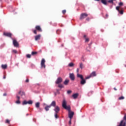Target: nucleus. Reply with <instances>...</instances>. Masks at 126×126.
<instances>
[{
    "label": "nucleus",
    "mask_w": 126,
    "mask_h": 126,
    "mask_svg": "<svg viewBox=\"0 0 126 126\" xmlns=\"http://www.w3.org/2000/svg\"><path fill=\"white\" fill-rule=\"evenodd\" d=\"M91 76L93 77V76H96V73L95 72H93L91 74Z\"/></svg>",
    "instance_id": "obj_21"
},
{
    "label": "nucleus",
    "mask_w": 126,
    "mask_h": 126,
    "mask_svg": "<svg viewBox=\"0 0 126 126\" xmlns=\"http://www.w3.org/2000/svg\"><path fill=\"white\" fill-rule=\"evenodd\" d=\"M2 68H3V69H5L7 67V65L6 64H2L1 65Z\"/></svg>",
    "instance_id": "obj_18"
},
{
    "label": "nucleus",
    "mask_w": 126,
    "mask_h": 126,
    "mask_svg": "<svg viewBox=\"0 0 126 126\" xmlns=\"http://www.w3.org/2000/svg\"><path fill=\"white\" fill-rule=\"evenodd\" d=\"M35 107L36 108H39V107H40V102H37L35 104Z\"/></svg>",
    "instance_id": "obj_24"
},
{
    "label": "nucleus",
    "mask_w": 126,
    "mask_h": 126,
    "mask_svg": "<svg viewBox=\"0 0 126 126\" xmlns=\"http://www.w3.org/2000/svg\"><path fill=\"white\" fill-rule=\"evenodd\" d=\"M124 120L125 121H126V114H125V116H124Z\"/></svg>",
    "instance_id": "obj_41"
},
{
    "label": "nucleus",
    "mask_w": 126,
    "mask_h": 126,
    "mask_svg": "<svg viewBox=\"0 0 126 126\" xmlns=\"http://www.w3.org/2000/svg\"><path fill=\"white\" fill-rule=\"evenodd\" d=\"M6 123H9V120H6Z\"/></svg>",
    "instance_id": "obj_44"
},
{
    "label": "nucleus",
    "mask_w": 126,
    "mask_h": 126,
    "mask_svg": "<svg viewBox=\"0 0 126 126\" xmlns=\"http://www.w3.org/2000/svg\"><path fill=\"white\" fill-rule=\"evenodd\" d=\"M68 82H69V80H65L64 82V85H67V84H68Z\"/></svg>",
    "instance_id": "obj_19"
},
{
    "label": "nucleus",
    "mask_w": 126,
    "mask_h": 126,
    "mask_svg": "<svg viewBox=\"0 0 126 126\" xmlns=\"http://www.w3.org/2000/svg\"><path fill=\"white\" fill-rule=\"evenodd\" d=\"M125 99V97L124 96H121L119 98V100H124Z\"/></svg>",
    "instance_id": "obj_30"
},
{
    "label": "nucleus",
    "mask_w": 126,
    "mask_h": 126,
    "mask_svg": "<svg viewBox=\"0 0 126 126\" xmlns=\"http://www.w3.org/2000/svg\"><path fill=\"white\" fill-rule=\"evenodd\" d=\"M108 2H110V3H113V0H108Z\"/></svg>",
    "instance_id": "obj_38"
},
{
    "label": "nucleus",
    "mask_w": 126,
    "mask_h": 126,
    "mask_svg": "<svg viewBox=\"0 0 126 126\" xmlns=\"http://www.w3.org/2000/svg\"><path fill=\"white\" fill-rule=\"evenodd\" d=\"M85 41L86 43H88V42H89V38L86 37Z\"/></svg>",
    "instance_id": "obj_27"
},
{
    "label": "nucleus",
    "mask_w": 126,
    "mask_h": 126,
    "mask_svg": "<svg viewBox=\"0 0 126 126\" xmlns=\"http://www.w3.org/2000/svg\"><path fill=\"white\" fill-rule=\"evenodd\" d=\"M79 66L81 69H83V68H84V64H83L82 63H80Z\"/></svg>",
    "instance_id": "obj_14"
},
{
    "label": "nucleus",
    "mask_w": 126,
    "mask_h": 126,
    "mask_svg": "<svg viewBox=\"0 0 126 126\" xmlns=\"http://www.w3.org/2000/svg\"><path fill=\"white\" fill-rule=\"evenodd\" d=\"M3 78H4V79H5V77L4 76V77H3Z\"/></svg>",
    "instance_id": "obj_49"
},
{
    "label": "nucleus",
    "mask_w": 126,
    "mask_h": 126,
    "mask_svg": "<svg viewBox=\"0 0 126 126\" xmlns=\"http://www.w3.org/2000/svg\"><path fill=\"white\" fill-rule=\"evenodd\" d=\"M107 0H101V2L105 5H107Z\"/></svg>",
    "instance_id": "obj_16"
},
{
    "label": "nucleus",
    "mask_w": 126,
    "mask_h": 126,
    "mask_svg": "<svg viewBox=\"0 0 126 126\" xmlns=\"http://www.w3.org/2000/svg\"><path fill=\"white\" fill-rule=\"evenodd\" d=\"M69 78H70L71 80H72V81L74 80V79H75V78L74 77V74L70 73Z\"/></svg>",
    "instance_id": "obj_7"
},
{
    "label": "nucleus",
    "mask_w": 126,
    "mask_h": 126,
    "mask_svg": "<svg viewBox=\"0 0 126 126\" xmlns=\"http://www.w3.org/2000/svg\"><path fill=\"white\" fill-rule=\"evenodd\" d=\"M96 0L97 1H99V0Z\"/></svg>",
    "instance_id": "obj_47"
},
{
    "label": "nucleus",
    "mask_w": 126,
    "mask_h": 126,
    "mask_svg": "<svg viewBox=\"0 0 126 126\" xmlns=\"http://www.w3.org/2000/svg\"><path fill=\"white\" fill-rule=\"evenodd\" d=\"M114 90H117V89L115 88H114Z\"/></svg>",
    "instance_id": "obj_48"
},
{
    "label": "nucleus",
    "mask_w": 126,
    "mask_h": 126,
    "mask_svg": "<svg viewBox=\"0 0 126 126\" xmlns=\"http://www.w3.org/2000/svg\"><path fill=\"white\" fill-rule=\"evenodd\" d=\"M35 28L37 30L40 31V32H42V29H41V27L40 26H37L35 27Z\"/></svg>",
    "instance_id": "obj_13"
},
{
    "label": "nucleus",
    "mask_w": 126,
    "mask_h": 126,
    "mask_svg": "<svg viewBox=\"0 0 126 126\" xmlns=\"http://www.w3.org/2000/svg\"><path fill=\"white\" fill-rule=\"evenodd\" d=\"M120 6H116V9L118 10V11H120Z\"/></svg>",
    "instance_id": "obj_31"
},
{
    "label": "nucleus",
    "mask_w": 126,
    "mask_h": 126,
    "mask_svg": "<svg viewBox=\"0 0 126 126\" xmlns=\"http://www.w3.org/2000/svg\"><path fill=\"white\" fill-rule=\"evenodd\" d=\"M33 33H34V34H37V31H36V30H34V31H33Z\"/></svg>",
    "instance_id": "obj_42"
},
{
    "label": "nucleus",
    "mask_w": 126,
    "mask_h": 126,
    "mask_svg": "<svg viewBox=\"0 0 126 126\" xmlns=\"http://www.w3.org/2000/svg\"><path fill=\"white\" fill-rule=\"evenodd\" d=\"M69 124H70H70H71V119H70Z\"/></svg>",
    "instance_id": "obj_45"
},
{
    "label": "nucleus",
    "mask_w": 126,
    "mask_h": 126,
    "mask_svg": "<svg viewBox=\"0 0 126 126\" xmlns=\"http://www.w3.org/2000/svg\"><path fill=\"white\" fill-rule=\"evenodd\" d=\"M55 118H56V119H58V113H55Z\"/></svg>",
    "instance_id": "obj_36"
},
{
    "label": "nucleus",
    "mask_w": 126,
    "mask_h": 126,
    "mask_svg": "<svg viewBox=\"0 0 126 126\" xmlns=\"http://www.w3.org/2000/svg\"><path fill=\"white\" fill-rule=\"evenodd\" d=\"M16 98L17 99V100L16 101V104H20V96H18V95L17 94Z\"/></svg>",
    "instance_id": "obj_9"
},
{
    "label": "nucleus",
    "mask_w": 126,
    "mask_h": 126,
    "mask_svg": "<svg viewBox=\"0 0 126 126\" xmlns=\"http://www.w3.org/2000/svg\"><path fill=\"white\" fill-rule=\"evenodd\" d=\"M62 12H63V14H64V13H65V12H66V10H63L62 11Z\"/></svg>",
    "instance_id": "obj_39"
},
{
    "label": "nucleus",
    "mask_w": 126,
    "mask_h": 126,
    "mask_svg": "<svg viewBox=\"0 0 126 126\" xmlns=\"http://www.w3.org/2000/svg\"><path fill=\"white\" fill-rule=\"evenodd\" d=\"M62 106L64 109H65V110H67V111H68V117L69 119L71 120L73 117V115H74V113L73 112L70 111V106H66V101L65 100H63Z\"/></svg>",
    "instance_id": "obj_1"
},
{
    "label": "nucleus",
    "mask_w": 126,
    "mask_h": 126,
    "mask_svg": "<svg viewBox=\"0 0 126 126\" xmlns=\"http://www.w3.org/2000/svg\"><path fill=\"white\" fill-rule=\"evenodd\" d=\"M13 44L14 47H17L18 46H19V44H18V42L15 39H13Z\"/></svg>",
    "instance_id": "obj_5"
},
{
    "label": "nucleus",
    "mask_w": 126,
    "mask_h": 126,
    "mask_svg": "<svg viewBox=\"0 0 126 126\" xmlns=\"http://www.w3.org/2000/svg\"><path fill=\"white\" fill-rule=\"evenodd\" d=\"M74 64L72 63H70L68 64V66H70V67H72V66H74Z\"/></svg>",
    "instance_id": "obj_23"
},
{
    "label": "nucleus",
    "mask_w": 126,
    "mask_h": 126,
    "mask_svg": "<svg viewBox=\"0 0 126 126\" xmlns=\"http://www.w3.org/2000/svg\"><path fill=\"white\" fill-rule=\"evenodd\" d=\"M34 38L35 41H38V40H40V38H41V35L39 34L36 35L34 37Z\"/></svg>",
    "instance_id": "obj_11"
},
{
    "label": "nucleus",
    "mask_w": 126,
    "mask_h": 126,
    "mask_svg": "<svg viewBox=\"0 0 126 126\" xmlns=\"http://www.w3.org/2000/svg\"><path fill=\"white\" fill-rule=\"evenodd\" d=\"M27 58L30 59V58H31V55H30V54L27 55Z\"/></svg>",
    "instance_id": "obj_34"
},
{
    "label": "nucleus",
    "mask_w": 126,
    "mask_h": 126,
    "mask_svg": "<svg viewBox=\"0 0 126 126\" xmlns=\"http://www.w3.org/2000/svg\"><path fill=\"white\" fill-rule=\"evenodd\" d=\"M119 5H120V6H123V5H124V3H123L122 2H120L119 3Z\"/></svg>",
    "instance_id": "obj_29"
},
{
    "label": "nucleus",
    "mask_w": 126,
    "mask_h": 126,
    "mask_svg": "<svg viewBox=\"0 0 126 126\" xmlns=\"http://www.w3.org/2000/svg\"><path fill=\"white\" fill-rule=\"evenodd\" d=\"M78 71H79V69L78 68L77 69V72H78Z\"/></svg>",
    "instance_id": "obj_46"
},
{
    "label": "nucleus",
    "mask_w": 126,
    "mask_h": 126,
    "mask_svg": "<svg viewBox=\"0 0 126 126\" xmlns=\"http://www.w3.org/2000/svg\"><path fill=\"white\" fill-rule=\"evenodd\" d=\"M18 94L19 95H20L21 97H22V98H23V97H25V92H24V91H20L18 92Z\"/></svg>",
    "instance_id": "obj_3"
},
{
    "label": "nucleus",
    "mask_w": 126,
    "mask_h": 126,
    "mask_svg": "<svg viewBox=\"0 0 126 126\" xmlns=\"http://www.w3.org/2000/svg\"><path fill=\"white\" fill-rule=\"evenodd\" d=\"M78 96V94H75L72 95V97L74 98V99H76V97Z\"/></svg>",
    "instance_id": "obj_20"
},
{
    "label": "nucleus",
    "mask_w": 126,
    "mask_h": 126,
    "mask_svg": "<svg viewBox=\"0 0 126 126\" xmlns=\"http://www.w3.org/2000/svg\"><path fill=\"white\" fill-rule=\"evenodd\" d=\"M80 83L82 85H84V84H85L86 83V80L84 79H82L80 82Z\"/></svg>",
    "instance_id": "obj_12"
},
{
    "label": "nucleus",
    "mask_w": 126,
    "mask_h": 126,
    "mask_svg": "<svg viewBox=\"0 0 126 126\" xmlns=\"http://www.w3.org/2000/svg\"><path fill=\"white\" fill-rule=\"evenodd\" d=\"M3 35L7 36V37H11V33L9 32H4Z\"/></svg>",
    "instance_id": "obj_10"
},
{
    "label": "nucleus",
    "mask_w": 126,
    "mask_h": 126,
    "mask_svg": "<svg viewBox=\"0 0 126 126\" xmlns=\"http://www.w3.org/2000/svg\"><path fill=\"white\" fill-rule=\"evenodd\" d=\"M77 77L81 78V80L83 79V76L82 75H80L79 73H77Z\"/></svg>",
    "instance_id": "obj_15"
},
{
    "label": "nucleus",
    "mask_w": 126,
    "mask_h": 126,
    "mask_svg": "<svg viewBox=\"0 0 126 126\" xmlns=\"http://www.w3.org/2000/svg\"><path fill=\"white\" fill-rule=\"evenodd\" d=\"M54 111L55 112V113H59V112H60V107H59V106H55Z\"/></svg>",
    "instance_id": "obj_8"
},
{
    "label": "nucleus",
    "mask_w": 126,
    "mask_h": 126,
    "mask_svg": "<svg viewBox=\"0 0 126 126\" xmlns=\"http://www.w3.org/2000/svg\"><path fill=\"white\" fill-rule=\"evenodd\" d=\"M58 87H59L60 88H63V86L62 84H59Z\"/></svg>",
    "instance_id": "obj_28"
},
{
    "label": "nucleus",
    "mask_w": 126,
    "mask_h": 126,
    "mask_svg": "<svg viewBox=\"0 0 126 126\" xmlns=\"http://www.w3.org/2000/svg\"><path fill=\"white\" fill-rule=\"evenodd\" d=\"M67 94H70V93H71V91L70 90L67 91Z\"/></svg>",
    "instance_id": "obj_37"
},
{
    "label": "nucleus",
    "mask_w": 126,
    "mask_h": 126,
    "mask_svg": "<svg viewBox=\"0 0 126 126\" xmlns=\"http://www.w3.org/2000/svg\"><path fill=\"white\" fill-rule=\"evenodd\" d=\"M119 12L120 13V14H124V11L123 10H119Z\"/></svg>",
    "instance_id": "obj_32"
},
{
    "label": "nucleus",
    "mask_w": 126,
    "mask_h": 126,
    "mask_svg": "<svg viewBox=\"0 0 126 126\" xmlns=\"http://www.w3.org/2000/svg\"><path fill=\"white\" fill-rule=\"evenodd\" d=\"M50 106H51V107H52V106H53V107H55V106H56V101H52V102L51 103Z\"/></svg>",
    "instance_id": "obj_17"
},
{
    "label": "nucleus",
    "mask_w": 126,
    "mask_h": 126,
    "mask_svg": "<svg viewBox=\"0 0 126 126\" xmlns=\"http://www.w3.org/2000/svg\"><path fill=\"white\" fill-rule=\"evenodd\" d=\"M87 16H88V15L86 13L82 14L80 19H84V18H85V17H87Z\"/></svg>",
    "instance_id": "obj_6"
},
{
    "label": "nucleus",
    "mask_w": 126,
    "mask_h": 126,
    "mask_svg": "<svg viewBox=\"0 0 126 126\" xmlns=\"http://www.w3.org/2000/svg\"><path fill=\"white\" fill-rule=\"evenodd\" d=\"M45 63H46V61L44 59H42L41 62V67H43L44 68L46 67V65H45Z\"/></svg>",
    "instance_id": "obj_2"
},
{
    "label": "nucleus",
    "mask_w": 126,
    "mask_h": 126,
    "mask_svg": "<svg viewBox=\"0 0 126 126\" xmlns=\"http://www.w3.org/2000/svg\"><path fill=\"white\" fill-rule=\"evenodd\" d=\"M106 16H108V15H106Z\"/></svg>",
    "instance_id": "obj_51"
},
{
    "label": "nucleus",
    "mask_w": 126,
    "mask_h": 126,
    "mask_svg": "<svg viewBox=\"0 0 126 126\" xmlns=\"http://www.w3.org/2000/svg\"><path fill=\"white\" fill-rule=\"evenodd\" d=\"M91 77H91V75H90L89 76H88V77H87L86 78V79H89V78H91Z\"/></svg>",
    "instance_id": "obj_35"
},
{
    "label": "nucleus",
    "mask_w": 126,
    "mask_h": 126,
    "mask_svg": "<svg viewBox=\"0 0 126 126\" xmlns=\"http://www.w3.org/2000/svg\"><path fill=\"white\" fill-rule=\"evenodd\" d=\"M26 82H29V79H27L26 80Z\"/></svg>",
    "instance_id": "obj_43"
},
{
    "label": "nucleus",
    "mask_w": 126,
    "mask_h": 126,
    "mask_svg": "<svg viewBox=\"0 0 126 126\" xmlns=\"http://www.w3.org/2000/svg\"><path fill=\"white\" fill-rule=\"evenodd\" d=\"M12 52V53H14V54H16L17 53L16 50H13Z\"/></svg>",
    "instance_id": "obj_33"
},
{
    "label": "nucleus",
    "mask_w": 126,
    "mask_h": 126,
    "mask_svg": "<svg viewBox=\"0 0 126 126\" xmlns=\"http://www.w3.org/2000/svg\"><path fill=\"white\" fill-rule=\"evenodd\" d=\"M35 54H37V52H32V55H35Z\"/></svg>",
    "instance_id": "obj_40"
},
{
    "label": "nucleus",
    "mask_w": 126,
    "mask_h": 126,
    "mask_svg": "<svg viewBox=\"0 0 126 126\" xmlns=\"http://www.w3.org/2000/svg\"><path fill=\"white\" fill-rule=\"evenodd\" d=\"M50 108H51V105L46 106L45 107V111H49V109H50Z\"/></svg>",
    "instance_id": "obj_22"
},
{
    "label": "nucleus",
    "mask_w": 126,
    "mask_h": 126,
    "mask_svg": "<svg viewBox=\"0 0 126 126\" xmlns=\"http://www.w3.org/2000/svg\"><path fill=\"white\" fill-rule=\"evenodd\" d=\"M28 104H29V105H32L33 101L32 100H29L28 101Z\"/></svg>",
    "instance_id": "obj_25"
},
{
    "label": "nucleus",
    "mask_w": 126,
    "mask_h": 126,
    "mask_svg": "<svg viewBox=\"0 0 126 126\" xmlns=\"http://www.w3.org/2000/svg\"><path fill=\"white\" fill-rule=\"evenodd\" d=\"M23 105H27V104H28V101H26V100H24L23 102Z\"/></svg>",
    "instance_id": "obj_26"
},
{
    "label": "nucleus",
    "mask_w": 126,
    "mask_h": 126,
    "mask_svg": "<svg viewBox=\"0 0 126 126\" xmlns=\"http://www.w3.org/2000/svg\"><path fill=\"white\" fill-rule=\"evenodd\" d=\"M84 37H86V35H84Z\"/></svg>",
    "instance_id": "obj_50"
},
{
    "label": "nucleus",
    "mask_w": 126,
    "mask_h": 126,
    "mask_svg": "<svg viewBox=\"0 0 126 126\" xmlns=\"http://www.w3.org/2000/svg\"><path fill=\"white\" fill-rule=\"evenodd\" d=\"M62 82H63V79L61 77L58 78L56 81V84H60V83H62Z\"/></svg>",
    "instance_id": "obj_4"
}]
</instances>
